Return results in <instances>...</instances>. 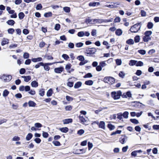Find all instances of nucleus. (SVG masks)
Here are the masks:
<instances>
[{
	"label": "nucleus",
	"mask_w": 159,
	"mask_h": 159,
	"mask_svg": "<svg viewBox=\"0 0 159 159\" xmlns=\"http://www.w3.org/2000/svg\"><path fill=\"white\" fill-rule=\"evenodd\" d=\"M85 22L86 24L93 25L96 24L101 23L103 22V20L102 19H87L86 20Z\"/></svg>",
	"instance_id": "f257e3e1"
},
{
	"label": "nucleus",
	"mask_w": 159,
	"mask_h": 159,
	"mask_svg": "<svg viewBox=\"0 0 159 159\" xmlns=\"http://www.w3.org/2000/svg\"><path fill=\"white\" fill-rule=\"evenodd\" d=\"M141 23L135 24L132 26L130 29V31L133 33L137 32L141 28Z\"/></svg>",
	"instance_id": "f03ea898"
},
{
	"label": "nucleus",
	"mask_w": 159,
	"mask_h": 159,
	"mask_svg": "<svg viewBox=\"0 0 159 159\" xmlns=\"http://www.w3.org/2000/svg\"><path fill=\"white\" fill-rule=\"evenodd\" d=\"M122 95V92L120 91L117 92H113L111 93V95L113 98L114 99H117L120 98Z\"/></svg>",
	"instance_id": "7ed1b4c3"
},
{
	"label": "nucleus",
	"mask_w": 159,
	"mask_h": 159,
	"mask_svg": "<svg viewBox=\"0 0 159 159\" xmlns=\"http://www.w3.org/2000/svg\"><path fill=\"white\" fill-rule=\"evenodd\" d=\"M96 52V49L95 48H89L87 49L85 52L87 56H91Z\"/></svg>",
	"instance_id": "20e7f679"
},
{
	"label": "nucleus",
	"mask_w": 159,
	"mask_h": 159,
	"mask_svg": "<svg viewBox=\"0 0 159 159\" xmlns=\"http://www.w3.org/2000/svg\"><path fill=\"white\" fill-rule=\"evenodd\" d=\"M127 137L125 135H122L120 139V142L122 144H124L127 140Z\"/></svg>",
	"instance_id": "39448f33"
},
{
	"label": "nucleus",
	"mask_w": 159,
	"mask_h": 159,
	"mask_svg": "<svg viewBox=\"0 0 159 159\" xmlns=\"http://www.w3.org/2000/svg\"><path fill=\"white\" fill-rule=\"evenodd\" d=\"M3 79L6 82L10 81L12 79V76L11 75H4L2 76Z\"/></svg>",
	"instance_id": "423d86ee"
},
{
	"label": "nucleus",
	"mask_w": 159,
	"mask_h": 159,
	"mask_svg": "<svg viewBox=\"0 0 159 159\" xmlns=\"http://www.w3.org/2000/svg\"><path fill=\"white\" fill-rule=\"evenodd\" d=\"M64 69L63 67H57L55 68L54 71L57 73H61Z\"/></svg>",
	"instance_id": "0eeeda50"
},
{
	"label": "nucleus",
	"mask_w": 159,
	"mask_h": 159,
	"mask_svg": "<svg viewBox=\"0 0 159 159\" xmlns=\"http://www.w3.org/2000/svg\"><path fill=\"white\" fill-rule=\"evenodd\" d=\"M62 121L64 124H68L72 123L73 120L71 118H69L63 120Z\"/></svg>",
	"instance_id": "6e6552de"
},
{
	"label": "nucleus",
	"mask_w": 159,
	"mask_h": 159,
	"mask_svg": "<svg viewBox=\"0 0 159 159\" xmlns=\"http://www.w3.org/2000/svg\"><path fill=\"white\" fill-rule=\"evenodd\" d=\"M59 129L62 132L64 133H67L69 130L68 128L67 127L59 128Z\"/></svg>",
	"instance_id": "1a4fd4ad"
},
{
	"label": "nucleus",
	"mask_w": 159,
	"mask_h": 159,
	"mask_svg": "<svg viewBox=\"0 0 159 159\" xmlns=\"http://www.w3.org/2000/svg\"><path fill=\"white\" fill-rule=\"evenodd\" d=\"M142 151L140 150H139L134 151L132 152L131 153V156L135 157L137 156L138 153H141Z\"/></svg>",
	"instance_id": "9d476101"
},
{
	"label": "nucleus",
	"mask_w": 159,
	"mask_h": 159,
	"mask_svg": "<svg viewBox=\"0 0 159 159\" xmlns=\"http://www.w3.org/2000/svg\"><path fill=\"white\" fill-rule=\"evenodd\" d=\"M22 78L24 79V80L26 82H28L31 79V77L30 75L27 76H22Z\"/></svg>",
	"instance_id": "9b49d317"
},
{
	"label": "nucleus",
	"mask_w": 159,
	"mask_h": 159,
	"mask_svg": "<svg viewBox=\"0 0 159 159\" xmlns=\"http://www.w3.org/2000/svg\"><path fill=\"white\" fill-rule=\"evenodd\" d=\"M122 34V31L120 29L116 30L115 31L116 34L118 36H120Z\"/></svg>",
	"instance_id": "f8f14e48"
},
{
	"label": "nucleus",
	"mask_w": 159,
	"mask_h": 159,
	"mask_svg": "<svg viewBox=\"0 0 159 159\" xmlns=\"http://www.w3.org/2000/svg\"><path fill=\"white\" fill-rule=\"evenodd\" d=\"M100 3L99 2H90L89 3V6L90 7H95L99 5Z\"/></svg>",
	"instance_id": "ddd939ff"
},
{
	"label": "nucleus",
	"mask_w": 159,
	"mask_h": 159,
	"mask_svg": "<svg viewBox=\"0 0 159 159\" xmlns=\"http://www.w3.org/2000/svg\"><path fill=\"white\" fill-rule=\"evenodd\" d=\"M71 78H69L68 79L67 81L68 82L67 83V85L69 87H72L73 86L74 83L72 82H70V80L71 79Z\"/></svg>",
	"instance_id": "4468645a"
},
{
	"label": "nucleus",
	"mask_w": 159,
	"mask_h": 159,
	"mask_svg": "<svg viewBox=\"0 0 159 159\" xmlns=\"http://www.w3.org/2000/svg\"><path fill=\"white\" fill-rule=\"evenodd\" d=\"M31 85L32 87L36 88L38 86V83L36 81H33L31 82Z\"/></svg>",
	"instance_id": "2eb2a0df"
},
{
	"label": "nucleus",
	"mask_w": 159,
	"mask_h": 159,
	"mask_svg": "<svg viewBox=\"0 0 159 159\" xmlns=\"http://www.w3.org/2000/svg\"><path fill=\"white\" fill-rule=\"evenodd\" d=\"M79 118L80 121L81 122L83 125L85 124L84 122L86 121L84 117L83 116H81L80 115L79 116Z\"/></svg>",
	"instance_id": "dca6fc26"
},
{
	"label": "nucleus",
	"mask_w": 159,
	"mask_h": 159,
	"mask_svg": "<svg viewBox=\"0 0 159 159\" xmlns=\"http://www.w3.org/2000/svg\"><path fill=\"white\" fill-rule=\"evenodd\" d=\"M32 61L34 62H36L38 61H42V58L41 57H39L37 58H34L31 59Z\"/></svg>",
	"instance_id": "f3484780"
},
{
	"label": "nucleus",
	"mask_w": 159,
	"mask_h": 159,
	"mask_svg": "<svg viewBox=\"0 0 159 159\" xmlns=\"http://www.w3.org/2000/svg\"><path fill=\"white\" fill-rule=\"evenodd\" d=\"M82 84V83L81 82H78L75 84L74 87L75 89L78 88L81 86Z\"/></svg>",
	"instance_id": "a211bd4d"
},
{
	"label": "nucleus",
	"mask_w": 159,
	"mask_h": 159,
	"mask_svg": "<svg viewBox=\"0 0 159 159\" xmlns=\"http://www.w3.org/2000/svg\"><path fill=\"white\" fill-rule=\"evenodd\" d=\"M71 66L72 65L70 64L69 63L67 64L65 67L66 70H67V72L69 73H70L71 72V71L69 70L70 69Z\"/></svg>",
	"instance_id": "6ab92c4d"
},
{
	"label": "nucleus",
	"mask_w": 159,
	"mask_h": 159,
	"mask_svg": "<svg viewBox=\"0 0 159 159\" xmlns=\"http://www.w3.org/2000/svg\"><path fill=\"white\" fill-rule=\"evenodd\" d=\"M9 43L8 40L7 39L4 38L3 39L1 43V45L4 46L6 44L8 43Z\"/></svg>",
	"instance_id": "aec40b11"
},
{
	"label": "nucleus",
	"mask_w": 159,
	"mask_h": 159,
	"mask_svg": "<svg viewBox=\"0 0 159 159\" xmlns=\"http://www.w3.org/2000/svg\"><path fill=\"white\" fill-rule=\"evenodd\" d=\"M151 39L150 36H148L145 35L143 37V39L144 42H147L150 40Z\"/></svg>",
	"instance_id": "412c9836"
},
{
	"label": "nucleus",
	"mask_w": 159,
	"mask_h": 159,
	"mask_svg": "<svg viewBox=\"0 0 159 159\" xmlns=\"http://www.w3.org/2000/svg\"><path fill=\"white\" fill-rule=\"evenodd\" d=\"M6 23L8 25H13L15 24V22L13 20H10L7 21Z\"/></svg>",
	"instance_id": "4be33fe9"
},
{
	"label": "nucleus",
	"mask_w": 159,
	"mask_h": 159,
	"mask_svg": "<svg viewBox=\"0 0 159 159\" xmlns=\"http://www.w3.org/2000/svg\"><path fill=\"white\" fill-rule=\"evenodd\" d=\"M105 123L103 121H101L98 125L99 127L102 129H104L105 128Z\"/></svg>",
	"instance_id": "5701e85b"
},
{
	"label": "nucleus",
	"mask_w": 159,
	"mask_h": 159,
	"mask_svg": "<svg viewBox=\"0 0 159 159\" xmlns=\"http://www.w3.org/2000/svg\"><path fill=\"white\" fill-rule=\"evenodd\" d=\"M33 135L31 133H29L27 135L26 137V139L27 141L30 140L32 137Z\"/></svg>",
	"instance_id": "b1692460"
},
{
	"label": "nucleus",
	"mask_w": 159,
	"mask_h": 159,
	"mask_svg": "<svg viewBox=\"0 0 159 159\" xmlns=\"http://www.w3.org/2000/svg\"><path fill=\"white\" fill-rule=\"evenodd\" d=\"M29 106L30 107H34L36 105V104L33 101H30L28 103Z\"/></svg>",
	"instance_id": "393cba45"
},
{
	"label": "nucleus",
	"mask_w": 159,
	"mask_h": 159,
	"mask_svg": "<svg viewBox=\"0 0 159 159\" xmlns=\"http://www.w3.org/2000/svg\"><path fill=\"white\" fill-rule=\"evenodd\" d=\"M126 43L129 45H132L134 43V41L133 39H129L126 41Z\"/></svg>",
	"instance_id": "a878e982"
},
{
	"label": "nucleus",
	"mask_w": 159,
	"mask_h": 159,
	"mask_svg": "<svg viewBox=\"0 0 159 159\" xmlns=\"http://www.w3.org/2000/svg\"><path fill=\"white\" fill-rule=\"evenodd\" d=\"M85 84L87 85H92L93 84V81L92 80L86 81L85 82Z\"/></svg>",
	"instance_id": "bb28decb"
},
{
	"label": "nucleus",
	"mask_w": 159,
	"mask_h": 159,
	"mask_svg": "<svg viewBox=\"0 0 159 159\" xmlns=\"http://www.w3.org/2000/svg\"><path fill=\"white\" fill-rule=\"evenodd\" d=\"M52 143L56 146H59L61 145L60 142L58 141H53L52 142Z\"/></svg>",
	"instance_id": "cd10ccee"
},
{
	"label": "nucleus",
	"mask_w": 159,
	"mask_h": 159,
	"mask_svg": "<svg viewBox=\"0 0 159 159\" xmlns=\"http://www.w3.org/2000/svg\"><path fill=\"white\" fill-rule=\"evenodd\" d=\"M137 61L135 60H131L129 61V65L130 66L136 65Z\"/></svg>",
	"instance_id": "c85d7f7f"
},
{
	"label": "nucleus",
	"mask_w": 159,
	"mask_h": 159,
	"mask_svg": "<svg viewBox=\"0 0 159 159\" xmlns=\"http://www.w3.org/2000/svg\"><path fill=\"white\" fill-rule=\"evenodd\" d=\"M52 93V90L51 89H50L47 93V95L48 97L51 96Z\"/></svg>",
	"instance_id": "c756f323"
},
{
	"label": "nucleus",
	"mask_w": 159,
	"mask_h": 159,
	"mask_svg": "<svg viewBox=\"0 0 159 159\" xmlns=\"http://www.w3.org/2000/svg\"><path fill=\"white\" fill-rule=\"evenodd\" d=\"M52 15V13L51 12H49L47 13H45L44 14V16L46 17H51Z\"/></svg>",
	"instance_id": "7c9ffc66"
},
{
	"label": "nucleus",
	"mask_w": 159,
	"mask_h": 159,
	"mask_svg": "<svg viewBox=\"0 0 159 159\" xmlns=\"http://www.w3.org/2000/svg\"><path fill=\"white\" fill-rule=\"evenodd\" d=\"M84 133V131L83 129H80L77 131V134L80 135H81Z\"/></svg>",
	"instance_id": "2f4dec72"
},
{
	"label": "nucleus",
	"mask_w": 159,
	"mask_h": 159,
	"mask_svg": "<svg viewBox=\"0 0 159 159\" xmlns=\"http://www.w3.org/2000/svg\"><path fill=\"white\" fill-rule=\"evenodd\" d=\"M77 59L81 61H84L85 59L84 57L82 55H80L77 57Z\"/></svg>",
	"instance_id": "473e14b6"
},
{
	"label": "nucleus",
	"mask_w": 159,
	"mask_h": 159,
	"mask_svg": "<svg viewBox=\"0 0 159 159\" xmlns=\"http://www.w3.org/2000/svg\"><path fill=\"white\" fill-rule=\"evenodd\" d=\"M18 16L19 19L20 20H21L24 18L25 16V15L23 12H20L19 13Z\"/></svg>",
	"instance_id": "72a5a7b5"
},
{
	"label": "nucleus",
	"mask_w": 159,
	"mask_h": 159,
	"mask_svg": "<svg viewBox=\"0 0 159 159\" xmlns=\"http://www.w3.org/2000/svg\"><path fill=\"white\" fill-rule=\"evenodd\" d=\"M42 136L43 138H47L49 134L47 132L43 131L42 133Z\"/></svg>",
	"instance_id": "f704fd0d"
},
{
	"label": "nucleus",
	"mask_w": 159,
	"mask_h": 159,
	"mask_svg": "<svg viewBox=\"0 0 159 159\" xmlns=\"http://www.w3.org/2000/svg\"><path fill=\"white\" fill-rule=\"evenodd\" d=\"M138 52L141 55H144L146 53L145 50L143 49L139 50H138Z\"/></svg>",
	"instance_id": "c9c22d12"
},
{
	"label": "nucleus",
	"mask_w": 159,
	"mask_h": 159,
	"mask_svg": "<svg viewBox=\"0 0 159 159\" xmlns=\"http://www.w3.org/2000/svg\"><path fill=\"white\" fill-rule=\"evenodd\" d=\"M9 93V92L7 90H4L3 93V96L4 97L7 96Z\"/></svg>",
	"instance_id": "e433bc0d"
},
{
	"label": "nucleus",
	"mask_w": 159,
	"mask_h": 159,
	"mask_svg": "<svg viewBox=\"0 0 159 159\" xmlns=\"http://www.w3.org/2000/svg\"><path fill=\"white\" fill-rule=\"evenodd\" d=\"M84 43L81 42L75 44V46L77 48H80L83 46Z\"/></svg>",
	"instance_id": "4c0bfd02"
},
{
	"label": "nucleus",
	"mask_w": 159,
	"mask_h": 159,
	"mask_svg": "<svg viewBox=\"0 0 159 159\" xmlns=\"http://www.w3.org/2000/svg\"><path fill=\"white\" fill-rule=\"evenodd\" d=\"M152 32L151 31H147L145 32L144 35L148 36H150L152 34Z\"/></svg>",
	"instance_id": "58836bf2"
},
{
	"label": "nucleus",
	"mask_w": 159,
	"mask_h": 159,
	"mask_svg": "<svg viewBox=\"0 0 159 159\" xmlns=\"http://www.w3.org/2000/svg\"><path fill=\"white\" fill-rule=\"evenodd\" d=\"M12 139L13 141H18L20 140V138L18 136H15L13 137Z\"/></svg>",
	"instance_id": "ea45409f"
},
{
	"label": "nucleus",
	"mask_w": 159,
	"mask_h": 159,
	"mask_svg": "<svg viewBox=\"0 0 159 159\" xmlns=\"http://www.w3.org/2000/svg\"><path fill=\"white\" fill-rule=\"evenodd\" d=\"M143 62L141 61H137L136 63V66H143Z\"/></svg>",
	"instance_id": "a19ab883"
},
{
	"label": "nucleus",
	"mask_w": 159,
	"mask_h": 159,
	"mask_svg": "<svg viewBox=\"0 0 159 159\" xmlns=\"http://www.w3.org/2000/svg\"><path fill=\"white\" fill-rule=\"evenodd\" d=\"M64 11L67 13H69L70 11V8L68 7H65L63 8Z\"/></svg>",
	"instance_id": "79ce46f5"
},
{
	"label": "nucleus",
	"mask_w": 159,
	"mask_h": 159,
	"mask_svg": "<svg viewBox=\"0 0 159 159\" xmlns=\"http://www.w3.org/2000/svg\"><path fill=\"white\" fill-rule=\"evenodd\" d=\"M130 120L131 122L136 124H137L139 123L138 120L136 119H131Z\"/></svg>",
	"instance_id": "37998d69"
},
{
	"label": "nucleus",
	"mask_w": 159,
	"mask_h": 159,
	"mask_svg": "<svg viewBox=\"0 0 159 159\" xmlns=\"http://www.w3.org/2000/svg\"><path fill=\"white\" fill-rule=\"evenodd\" d=\"M62 57L66 60H67L69 58V56L66 54H63Z\"/></svg>",
	"instance_id": "c03bdc74"
},
{
	"label": "nucleus",
	"mask_w": 159,
	"mask_h": 159,
	"mask_svg": "<svg viewBox=\"0 0 159 159\" xmlns=\"http://www.w3.org/2000/svg\"><path fill=\"white\" fill-rule=\"evenodd\" d=\"M60 25L59 24H57L55 25L54 29L56 30H58L60 28Z\"/></svg>",
	"instance_id": "a18cd8bd"
},
{
	"label": "nucleus",
	"mask_w": 159,
	"mask_h": 159,
	"mask_svg": "<svg viewBox=\"0 0 159 159\" xmlns=\"http://www.w3.org/2000/svg\"><path fill=\"white\" fill-rule=\"evenodd\" d=\"M153 26V24L152 22H149L147 25V27L149 29L152 28Z\"/></svg>",
	"instance_id": "49530a36"
},
{
	"label": "nucleus",
	"mask_w": 159,
	"mask_h": 159,
	"mask_svg": "<svg viewBox=\"0 0 159 159\" xmlns=\"http://www.w3.org/2000/svg\"><path fill=\"white\" fill-rule=\"evenodd\" d=\"M140 40V37L139 36H136L134 38V41L135 43L139 42Z\"/></svg>",
	"instance_id": "de8ad7c7"
},
{
	"label": "nucleus",
	"mask_w": 159,
	"mask_h": 159,
	"mask_svg": "<svg viewBox=\"0 0 159 159\" xmlns=\"http://www.w3.org/2000/svg\"><path fill=\"white\" fill-rule=\"evenodd\" d=\"M34 126L35 127L39 128L42 127V125L39 123H36L34 124Z\"/></svg>",
	"instance_id": "09e8293b"
},
{
	"label": "nucleus",
	"mask_w": 159,
	"mask_h": 159,
	"mask_svg": "<svg viewBox=\"0 0 159 159\" xmlns=\"http://www.w3.org/2000/svg\"><path fill=\"white\" fill-rule=\"evenodd\" d=\"M128 112L127 111H125L123 113V114L122 115L124 118H127L128 117Z\"/></svg>",
	"instance_id": "8fccbe9b"
},
{
	"label": "nucleus",
	"mask_w": 159,
	"mask_h": 159,
	"mask_svg": "<svg viewBox=\"0 0 159 159\" xmlns=\"http://www.w3.org/2000/svg\"><path fill=\"white\" fill-rule=\"evenodd\" d=\"M44 63L42 62H40L38 64H36L35 66V68H39L40 66H43Z\"/></svg>",
	"instance_id": "3c124183"
},
{
	"label": "nucleus",
	"mask_w": 159,
	"mask_h": 159,
	"mask_svg": "<svg viewBox=\"0 0 159 159\" xmlns=\"http://www.w3.org/2000/svg\"><path fill=\"white\" fill-rule=\"evenodd\" d=\"M77 35L78 36L82 37L84 35V33L83 31H80L78 33Z\"/></svg>",
	"instance_id": "603ef678"
},
{
	"label": "nucleus",
	"mask_w": 159,
	"mask_h": 159,
	"mask_svg": "<svg viewBox=\"0 0 159 159\" xmlns=\"http://www.w3.org/2000/svg\"><path fill=\"white\" fill-rule=\"evenodd\" d=\"M45 91L44 89H43L40 90L39 91V94L41 96H43L44 94Z\"/></svg>",
	"instance_id": "864d4df0"
},
{
	"label": "nucleus",
	"mask_w": 159,
	"mask_h": 159,
	"mask_svg": "<svg viewBox=\"0 0 159 159\" xmlns=\"http://www.w3.org/2000/svg\"><path fill=\"white\" fill-rule=\"evenodd\" d=\"M110 8H113L114 7H116L117 6V5L118 4L116 3L111 2L110 3Z\"/></svg>",
	"instance_id": "5fc2aeb1"
},
{
	"label": "nucleus",
	"mask_w": 159,
	"mask_h": 159,
	"mask_svg": "<svg viewBox=\"0 0 159 159\" xmlns=\"http://www.w3.org/2000/svg\"><path fill=\"white\" fill-rule=\"evenodd\" d=\"M92 76L93 75L91 73H88L85 75L84 77V78H90L92 77Z\"/></svg>",
	"instance_id": "6e6d98bb"
},
{
	"label": "nucleus",
	"mask_w": 159,
	"mask_h": 159,
	"mask_svg": "<svg viewBox=\"0 0 159 159\" xmlns=\"http://www.w3.org/2000/svg\"><path fill=\"white\" fill-rule=\"evenodd\" d=\"M88 149L89 150L91 149L93 146V145L92 143H90V142H89L88 143Z\"/></svg>",
	"instance_id": "4d7b16f0"
},
{
	"label": "nucleus",
	"mask_w": 159,
	"mask_h": 159,
	"mask_svg": "<svg viewBox=\"0 0 159 159\" xmlns=\"http://www.w3.org/2000/svg\"><path fill=\"white\" fill-rule=\"evenodd\" d=\"M125 74L122 71H120L119 74V76L121 78H123L124 77Z\"/></svg>",
	"instance_id": "13d9d810"
},
{
	"label": "nucleus",
	"mask_w": 159,
	"mask_h": 159,
	"mask_svg": "<svg viewBox=\"0 0 159 159\" xmlns=\"http://www.w3.org/2000/svg\"><path fill=\"white\" fill-rule=\"evenodd\" d=\"M29 57V54L27 52H25L23 55V57L25 59L28 58Z\"/></svg>",
	"instance_id": "bf43d9fd"
},
{
	"label": "nucleus",
	"mask_w": 159,
	"mask_h": 159,
	"mask_svg": "<svg viewBox=\"0 0 159 159\" xmlns=\"http://www.w3.org/2000/svg\"><path fill=\"white\" fill-rule=\"evenodd\" d=\"M35 142L37 143H39L41 142V139L38 138H35L34 139Z\"/></svg>",
	"instance_id": "052dcab7"
},
{
	"label": "nucleus",
	"mask_w": 159,
	"mask_h": 159,
	"mask_svg": "<svg viewBox=\"0 0 159 159\" xmlns=\"http://www.w3.org/2000/svg\"><path fill=\"white\" fill-rule=\"evenodd\" d=\"M42 8V6L41 4H38L36 7V9L37 10H41Z\"/></svg>",
	"instance_id": "680f3d73"
},
{
	"label": "nucleus",
	"mask_w": 159,
	"mask_h": 159,
	"mask_svg": "<svg viewBox=\"0 0 159 159\" xmlns=\"http://www.w3.org/2000/svg\"><path fill=\"white\" fill-rule=\"evenodd\" d=\"M96 70L98 71H100L102 70V67L99 64V66H97L96 67Z\"/></svg>",
	"instance_id": "e2e57ef3"
},
{
	"label": "nucleus",
	"mask_w": 159,
	"mask_h": 159,
	"mask_svg": "<svg viewBox=\"0 0 159 159\" xmlns=\"http://www.w3.org/2000/svg\"><path fill=\"white\" fill-rule=\"evenodd\" d=\"M116 63L117 65H120L121 64V61L120 59H117L116 60Z\"/></svg>",
	"instance_id": "0e129e2a"
},
{
	"label": "nucleus",
	"mask_w": 159,
	"mask_h": 159,
	"mask_svg": "<svg viewBox=\"0 0 159 159\" xmlns=\"http://www.w3.org/2000/svg\"><path fill=\"white\" fill-rule=\"evenodd\" d=\"M106 61H105L100 62L99 63V64L102 67H103L106 65Z\"/></svg>",
	"instance_id": "69168bd1"
},
{
	"label": "nucleus",
	"mask_w": 159,
	"mask_h": 159,
	"mask_svg": "<svg viewBox=\"0 0 159 159\" xmlns=\"http://www.w3.org/2000/svg\"><path fill=\"white\" fill-rule=\"evenodd\" d=\"M14 32V30L12 28L9 29L8 30V33L10 34H12Z\"/></svg>",
	"instance_id": "338daca9"
},
{
	"label": "nucleus",
	"mask_w": 159,
	"mask_h": 159,
	"mask_svg": "<svg viewBox=\"0 0 159 159\" xmlns=\"http://www.w3.org/2000/svg\"><path fill=\"white\" fill-rule=\"evenodd\" d=\"M152 128L154 130L159 129V125H154L153 126Z\"/></svg>",
	"instance_id": "774afa93"
}]
</instances>
